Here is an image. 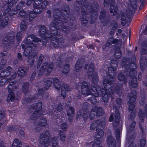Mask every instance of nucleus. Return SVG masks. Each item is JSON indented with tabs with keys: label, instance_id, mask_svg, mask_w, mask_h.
Returning <instances> with one entry per match:
<instances>
[{
	"label": "nucleus",
	"instance_id": "57",
	"mask_svg": "<svg viewBox=\"0 0 147 147\" xmlns=\"http://www.w3.org/2000/svg\"><path fill=\"white\" fill-rule=\"evenodd\" d=\"M116 138L117 140H119L120 138V129L119 128L115 129Z\"/></svg>",
	"mask_w": 147,
	"mask_h": 147
},
{
	"label": "nucleus",
	"instance_id": "59",
	"mask_svg": "<svg viewBox=\"0 0 147 147\" xmlns=\"http://www.w3.org/2000/svg\"><path fill=\"white\" fill-rule=\"evenodd\" d=\"M133 11L131 10L127 11H126V16L128 18H130L132 17L134 15V13H132Z\"/></svg>",
	"mask_w": 147,
	"mask_h": 147
},
{
	"label": "nucleus",
	"instance_id": "44",
	"mask_svg": "<svg viewBox=\"0 0 147 147\" xmlns=\"http://www.w3.org/2000/svg\"><path fill=\"white\" fill-rule=\"evenodd\" d=\"M90 95H93L94 96H93L91 97H89L88 99V100L90 101V102L92 104H95L97 101V100L96 96H97V95H94L93 94H90Z\"/></svg>",
	"mask_w": 147,
	"mask_h": 147
},
{
	"label": "nucleus",
	"instance_id": "42",
	"mask_svg": "<svg viewBox=\"0 0 147 147\" xmlns=\"http://www.w3.org/2000/svg\"><path fill=\"white\" fill-rule=\"evenodd\" d=\"M27 14L25 11L23 9L20 10L18 14V17L20 18H23L22 20H26Z\"/></svg>",
	"mask_w": 147,
	"mask_h": 147
},
{
	"label": "nucleus",
	"instance_id": "60",
	"mask_svg": "<svg viewBox=\"0 0 147 147\" xmlns=\"http://www.w3.org/2000/svg\"><path fill=\"white\" fill-rule=\"evenodd\" d=\"M136 124L135 121H133L130 125L129 130L130 131H132L134 129Z\"/></svg>",
	"mask_w": 147,
	"mask_h": 147
},
{
	"label": "nucleus",
	"instance_id": "58",
	"mask_svg": "<svg viewBox=\"0 0 147 147\" xmlns=\"http://www.w3.org/2000/svg\"><path fill=\"white\" fill-rule=\"evenodd\" d=\"M22 34L20 32H18L16 35V38L18 42H20L22 39Z\"/></svg>",
	"mask_w": 147,
	"mask_h": 147
},
{
	"label": "nucleus",
	"instance_id": "28",
	"mask_svg": "<svg viewBox=\"0 0 147 147\" xmlns=\"http://www.w3.org/2000/svg\"><path fill=\"white\" fill-rule=\"evenodd\" d=\"M83 66L82 63L78 60L76 63L75 66V70L76 71L78 72L81 71Z\"/></svg>",
	"mask_w": 147,
	"mask_h": 147
},
{
	"label": "nucleus",
	"instance_id": "5",
	"mask_svg": "<svg viewBox=\"0 0 147 147\" xmlns=\"http://www.w3.org/2000/svg\"><path fill=\"white\" fill-rule=\"evenodd\" d=\"M5 7H2V9L0 10V22L1 21L0 26L3 28L4 27L8 24L9 19V16L10 17V18H11V17L13 14H15L14 9V10H11L10 8L7 7L4 10Z\"/></svg>",
	"mask_w": 147,
	"mask_h": 147
},
{
	"label": "nucleus",
	"instance_id": "20",
	"mask_svg": "<svg viewBox=\"0 0 147 147\" xmlns=\"http://www.w3.org/2000/svg\"><path fill=\"white\" fill-rule=\"evenodd\" d=\"M140 67L142 71H144L146 68L147 67V59L144 56L142 57L140 61Z\"/></svg>",
	"mask_w": 147,
	"mask_h": 147
},
{
	"label": "nucleus",
	"instance_id": "26",
	"mask_svg": "<svg viewBox=\"0 0 147 147\" xmlns=\"http://www.w3.org/2000/svg\"><path fill=\"white\" fill-rule=\"evenodd\" d=\"M47 124V119L44 117H42L39 120L37 126L40 127H45Z\"/></svg>",
	"mask_w": 147,
	"mask_h": 147
},
{
	"label": "nucleus",
	"instance_id": "30",
	"mask_svg": "<svg viewBox=\"0 0 147 147\" xmlns=\"http://www.w3.org/2000/svg\"><path fill=\"white\" fill-rule=\"evenodd\" d=\"M143 47L141 50V53L142 55H145L147 54V43L144 42H143L142 45Z\"/></svg>",
	"mask_w": 147,
	"mask_h": 147
},
{
	"label": "nucleus",
	"instance_id": "53",
	"mask_svg": "<svg viewBox=\"0 0 147 147\" xmlns=\"http://www.w3.org/2000/svg\"><path fill=\"white\" fill-rule=\"evenodd\" d=\"M15 84V82H11V83L9 84L8 87V92H13V87Z\"/></svg>",
	"mask_w": 147,
	"mask_h": 147
},
{
	"label": "nucleus",
	"instance_id": "38",
	"mask_svg": "<svg viewBox=\"0 0 147 147\" xmlns=\"http://www.w3.org/2000/svg\"><path fill=\"white\" fill-rule=\"evenodd\" d=\"M18 0H8L7 5H5L4 6H6L11 9L13 5H15Z\"/></svg>",
	"mask_w": 147,
	"mask_h": 147
},
{
	"label": "nucleus",
	"instance_id": "50",
	"mask_svg": "<svg viewBox=\"0 0 147 147\" xmlns=\"http://www.w3.org/2000/svg\"><path fill=\"white\" fill-rule=\"evenodd\" d=\"M66 85H62L61 87V95L64 98L66 96Z\"/></svg>",
	"mask_w": 147,
	"mask_h": 147
},
{
	"label": "nucleus",
	"instance_id": "32",
	"mask_svg": "<svg viewBox=\"0 0 147 147\" xmlns=\"http://www.w3.org/2000/svg\"><path fill=\"white\" fill-rule=\"evenodd\" d=\"M22 143L17 138L14 139L11 147H21Z\"/></svg>",
	"mask_w": 147,
	"mask_h": 147
},
{
	"label": "nucleus",
	"instance_id": "27",
	"mask_svg": "<svg viewBox=\"0 0 147 147\" xmlns=\"http://www.w3.org/2000/svg\"><path fill=\"white\" fill-rule=\"evenodd\" d=\"M28 21L26 20H22L20 25V29L22 31L24 32L26 30L28 25Z\"/></svg>",
	"mask_w": 147,
	"mask_h": 147
},
{
	"label": "nucleus",
	"instance_id": "63",
	"mask_svg": "<svg viewBox=\"0 0 147 147\" xmlns=\"http://www.w3.org/2000/svg\"><path fill=\"white\" fill-rule=\"evenodd\" d=\"M63 105L61 104L60 103L57 105L56 108V110L57 112H60L63 110Z\"/></svg>",
	"mask_w": 147,
	"mask_h": 147
},
{
	"label": "nucleus",
	"instance_id": "8",
	"mask_svg": "<svg viewBox=\"0 0 147 147\" xmlns=\"http://www.w3.org/2000/svg\"><path fill=\"white\" fill-rule=\"evenodd\" d=\"M42 107V104L41 102L39 101L35 105H32L31 108L32 109H35L33 113L30 117V119L32 120H36L38 119L37 115H39Z\"/></svg>",
	"mask_w": 147,
	"mask_h": 147
},
{
	"label": "nucleus",
	"instance_id": "4",
	"mask_svg": "<svg viewBox=\"0 0 147 147\" xmlns=\"http://www.w3.org/2000/svg\"><path fill=\"white\" fill-rule=\"evenodd\" d=\"M136 61V57L135 55H133L131 58L123 57L121 60V65L122 67L126 68L124 71L125 76L130 78L136 75V69L137 67L136 64L135 63Z\"/></svg>",
	"mask_w": 147,
	"mask_h": 147
},
{
	"label": "nucleus",
	"instance_id": "24",
	"mask_svg": "<svg viewBox=\"0 0 147 147\" xmlns=\"http://www.w3.org/2000/svg\"><path fill=\"white\" fill-rule=\"evenodd\" d=\"M38 32L39 35L41 37H42V36H45L46 34H47V30L45 26L41 25L39 29Z\"/></svg>",
	"mask_w": 147,
	"mask_h": 147
},
{
	"label": "nucleus",
	"instance_id": "9",
	"mask_svg": "<svg viewBox=\"0 0 147 147\" xmlns=\"http://www.w3.org/2000/svg\"><path fill=\"white\" fill-rule=\"evenodd\" d=\"M12 36H9V34H8L6 36L3 38L2 42L3 47H5L7 49H9L11 44H13L15 41V35L14 32L13 31H12Z\"/></svg>",
	"mask_w": 147,
	"mask_h": 147
},
{
	"label": "nucleus",
	"instance_id": "45",
	"mask_svg": "<svg viewBox=\"0 0 147 147\" xmlns=\"http://www.w3.org/2000/svg\"><path fill=\"white\" fill-rule=\"evenodd\" d=\"M44 59V55L42 54H40L38 60L37 62V68H38L40 67Z\"/></svg>",
	"mask_w": 147,
	"mask_h": 147
},
{
	"label": "nucleus",
	"instance_id": "52",
	"mask_svg": "<svg viewBox=\"0 0 147 147\" xmlns=\"http://www.w3.org/2000/svg\"><path fill=\"white\" fill-rule=\"evenodd\" d=\"M28 38H28H27L25 40H24L22 43L23 44L24 43V44L26 46H30V45H32V40H31L30 39Z\"/></svg>",
	"mask_w": 147,
	"mask_h": 147
},
{
	"label": "nucleus",
	"instance_id": "47",
	"mask_svg": "<svg viewBox=\"0 0 147 147\" xmlns=\"http://www.w3.org/2000/svg\"><path fill=\"white\" fill-rule=\"evenodd\" d=\"M110 12L111 13H113V10H114V13H113V16H115L116 15L117 13V6H116L115 4L112 7L110 6Z\"/></svg>",
	"mask_w": 147,
	"mask_h": 147
},
{
	"label": "nucleus",
	"instance_id": "40",
	"mask_svg": "<svg viewBox=\"0 0 147 147\" xmlns=\"http://www.w3.org/2000/svg\"><path fill=\"white\" fill-rule=\"evenodd\" d=\"M59 136L60 140L62 142H64L65 140V133L63 131L60 130L59 131Z\"/></svg>",
	"mask_w": 147,
	"mask_h": 147
},
{
	"label": "nucleus",
	"instance_id": "29",
	"mask_svg": "<svg viewBox=\"0 0 147 147\" xmlns=\"http://www.w3.org/2000/svg\"><path fill=\"white\" fill-rule=\"evenodd\" d=\"M54 85L55 88L58 90L60 89L61 88V82L57 78H55L53 79Z\"/></svg>",
	"mask_w": 147,
	"mask_h": 147
},
{
	"label": "nucleus",
	"instance_id": "61",
	"mask_svg": "<svg viewBox=\"0 0 147 147\" xmlns=\"http://www.w3.org/2000/svg\"><path fill=\"white\" fill-rule=\"evenodd\" d=\"M96 115V114L94 113L92 109L91 111L90 114H89V117L90 120H92Z\"/></svg>",
	"mask_w": 147,
	"mask_h": 147
},
{
	"label": "nucleus",
	"instance_id": "41",
	"mask_svg": "<svg viewBox=\"0 0 147 147\" xmlns=\"http://www.w3.org/2000/svg\"><path fill=\"white\" fill-rule=\"evenodd\" d=\"M28 38H30L32 39V42H40L41 41V39L39 38L36 37L35 35L33 34H31L28 36Z\"/></svg>",
	"mask_w": 147,
	"mask_h": 147
},
{
	"label": "nucleus",
	"instance_id": "39",
	"mask_svg": "<svg viewBox=\"0 0 147 147\" xmlns=\"http://www.w3.org/2000/svg\"><path fill=\"white\" fill-rule=\"evenodd\" d=\"M75 109L72 106L69 107V109L67 110V115L69 117H71L72 115L74 114Z\"/></svg>",
	"mask_w": 147,
	"mask_h": 147
},
{
	"label": "nucleus",
	"instance_id": "48",
	"mask_svg": "<svg viewBox=\"0 0 147 147\" xmlns=\"http://www.w3.org/2000/svg\"><path fill=\"white\" fill-rule=\"evenodd\" d=\"M102 128H96V135L100 136L102 137L104 135V131Z\"/></svg>",
	"mask_w": 147,
	"mask_h": 147
},
{
	"label": "nucleus",
	"instance_id": "31",
	"mask_svg": "<svg viewBox=\"0 0 147 147\" xmlns=\"http://www.w3.org/2000/svg\"><path fill=\"white\" fill-rule=\"evenodd\" d=\"M115 0H104V5L105 6L107 7L110 5L112 6L114 5Z\"/></svg>",
	"mask_w": 147,
	"mask_h": 147
},
{
	"label": "nucleus",
	"instance_id": "64",
	"mask_svg": "<svg viewBox=\"0 0 147 147\" xmlns=\"http://www.w3.org/2000/svg\"><path fill=\"white\" fill-rule=\"evenodd\" d=\"M52 146H56L58 143V141L55 138L53 137L52 138Z\"/></svg>",
	"mask_w": 147,
	"mask_h": 147
},
{
	"label": "nucleus",
	"instance_id": "22",
	"mask_svg": "<svg viewBox=\"0 0 147 147\" xmlns=\"http://www.w3.org/2000/svg\"><path fill=\"white\" fill-rule=\"evenodd\" d=\"M30 84L28 82H24L22 86V92L24 94L26 95L29 91Z\"/></svg>",
	"mask_w": 147,
	"mask_h": 147
},
{
	"label": "nucleus",
	"instance_id": "6",
	"mask_svg": "<svg viewBox=\"0 0 147 147\" xmlns=\"http://www.w3.org/2000/svg\"><path fill=\"white\" fill-rule=\"evenodd\" d=\"M129 99L128 101V110L131 112L130 117L131 120L134 119L136 114V109L135 108L136 103V101L137 98V92L135 90L131 91L129 94Z\"/></svg>",
	"mask_w": 147,
	"mask_h": 147
},
{
	"label": "nucleus",
	"instance_id": "37",
	"mask_svg": "<svg viewBox=\"0 0 147 147\" xmlns=\"http://www.w3.org/2000/svg\"><path fill=\"white\" fill-rule=\"evenodd\" d=\"M118 80L121 81H124V83H126V78H125L124 74L123 73H120L118 76Z\"/></svg>",
	"mask_w": 147,
	"mask_h": 147
},
{
	"label": "nucleus",
	"instance_id": "18",
	"mask_svg": "<svg viewBox=\"0 0 147 147\" xmlns=\"http://www.w3.org/2000/svg\"><path fill=\"white\" fill-rule=\"evenodd\" d=\"M92 109L97 117L102 116L104 114V112L102 107L95 106L93 107Z\"/></svg>",
	"mask_w": 147,
	"mask_h": 147
},
{
	"label": "nucleus",
	"instance_id": "3",
	"mask_svg": "<svg viewBox=\"0 0 147 147\" xmlns=\"http://www.w3.org/2000/svg\"><path fill=\"white\" fill-rule=\"evenodd\" d=\"M94 69V63H91L88 67L87 74L89 79L92 78V83L94 86L89 85L86 81H83L82 84L81 91L84 95L96 94L95 93L96 92L97 88L95 86L97 85L99 80L97 73H95L93 74Z\"/></svg>",
	"mask_w": 147,
	"mask_h": 147
},
{
	"label": "nucleus",
	"instance_id": "35",
	"mask_svg": "<svg viewBox=\"0 0 147 147\" xmlns=\"http://www.w3.org/2000/svg\"><path fill=\"white\" fill-rule=\"evenodd\" d=\"M95 123H98V128L104 129L105 123V121H100V120L98 119L95 121Z\"/></svg>",
	"mask_w": 147,
	"mask_h": 147
},
{
	"label": "nucleus",
	"instance_id": "43",
	"mask_svg": "<svg viewBox=\"0 0 147 147\" xmlns=\"http://www.w3.org/2000/svg\"><path fill=\"white\" fill-rule=\"evenodd\" d=\"M122 53L121 49L119 48H117L115 52V57L117 59H119L121 56Z\"/></svg>",
	"mask_w": 147,
	"mask_h": 147
},
{
	"label": "nucleus",
	"instance_id": "13",
	"mask_svg": "<svg viewBox=\"0 0 147 147\" xmlns=\"http://www.w3.org/2000/svg\"><path fill=\"white\" fill-rule=\"evenodd\" d=\"M36 3V6L38 10V12H41L43 9H45L48 3V2L46 0H44L42 1H35L34 3L33 4H34L35 3Z\"/></svg>",
	"mask_w": 147,
	"mask_h": 147
},
{
	"label": "nucleus",
	"instance_id": "17",
	"mask_svg": "<svg viewBox=\"0 0 147 147\" xmlns=\"http://www.w3.org/2000/svg\"><path fill=\"white\" fill-rule=\"evenodd\" d=\"M12 69L11 67L9 66L5 69L3 70L0 74V78H3L9 76L11 73Z\"/></svg>",
	"mask_w": 147,
	"mask_h": 147
},
{
	"label": "nucleus",
	"instance_id": "36",
	"mask_svg": "<svg viewBox=\"0 0 147 147\" xmlns=\"http://www.w3.org/2000/svg\"><path fill=\"white\" fill-rule=\"evenodd\" d=\"M20 128H21V127L20 125L10 126L8 127L7 131L9 132H11L14 131L15 130H19Z\"/></svg>",
	"mask_w": 147,
	"mask_h": 147
},
{
	"label": "nucleus",
	"instance_id": "23",
	"mask_svg": "<svg viewBox=\"0 0 147 147\" xmlns=\"http://www.w3.org/2000/svg\"><path fill=\"white\" fill-rule=\"evenodd\" d=\"M138 115L142 122H144L145 117H147V113L140 109L138 113Z\"/></svg>",
	"mask_w": 147,
	"mask_h": 147
},
{
	"label": "nucleus",
	"instance_id": "21",
	"mask_svg": "<svg viewBox=\"0 0 147 147\" xmlns=\"http://www.w3.org/2000/svg\"><path fill=\"white\" fill-rule=\"evenodd\" d=\"M131 80L129 82V85L130 86L134 88H137L138 86L137 78L134 75L130 78Z\"/></svg>",
	"mask_w": 147,
	"mask_h": 147
},
{
	"label": "nucleus",
	"instance_id": "55",
	"mask_svg": "<svg viewBox=\"0 0 147 147\" xmlns=\"http://www.w3.org/2000/svg\"><path fill=\"white\" fill-rule=\"evenodd\" d=\"M121 25L123 26L127 24V20L126 19L125 16V15L121 16Z\"/></svg>",
	"mask_w": 147,
	"mask_h": 147
},
{
	"label": "nucleus",
	"instance_id": "16",
	"mask_svg": "<svg viewBox=\"0 0 147 147\" xmlns=\"http://www.w3.org/2000/svg\"><path fill=\"white\" fill-rule=\"evenodd\" d=\"M107 143L109 147H116V142L114 138L111 135H108L107 138Z\"/></svg>",
	"mask_w": 147,
	"mask_h": 147
},
{
	"label": "nucleus",
	"instance_id": "2",
	"mask_svg": "<svg viewBox=\"0 0 147 147\" xmlns=\"http://www.w3.org/2000/svg\"><path fill=\"white\" fill-rule=\"evenodd\" d=\"M118 65V62L112 60L111 66L108 69L107 78L103 80V84L104 88H100L99 90L97 89L96 94L97 96H102V99L105 103L108 102L109 98H113V95L114 93L120 96L123 91V84L119 83L114 84V79L115 72L116 70Z\"/></svg>",
	"mask_w": 147,
	"mask_h": 147
},
{
	"label": "nucleus",
	"instance_id": "25",
	"mask_svg": "<svg viewBox=\"0 0 147 147\" xmlns=\"http://www.w3.org/2000/svg\"><path fill=\"white\" fill-rule=\"evenodd\" d=\"M51 80L49 78H46L44 79V87L45 90H48L49 87L51 86L52 82L53 79H51Z\"/></svg>",
	"mask_w": 147,
	"mask_h": 147
},
{
	"label": "nucleus",
	"instance_id": "12",
	"mask_svg": "<svg viewBox=\"0 0 147 147\" xmlns=\"http://www.w3.org/2000/svg\"><path fill=\"white\" fill-rule=\"evenodd\" d=\"M36 3L35 2L34 4H33V7L34 8L33 11H30L28 15L27 14L26 17V20L29 22H31L36 17L37 14L39 13L40 12H38V11L36 8Z\"/></svg>",
	"mask_w": 147,
	"mask_h": 147
},
{
	"label": "nucleus",
	"instance_id": "15",
	"mask_svg": "<svg viewBox=\"0 0 147 147\" xmlns=\"http://www.w3.org/2000/svg\"><path fill=\"white\" fill-rule=\"evenodd\" d=\"M40 138L45 147H47L49 145L50 142L49 140V136L45 133L41 134L40 135Z\"/></svg>",
	"mask_w": 147,
	"mask_h": 147
},
{
	"label": "nucleus",
	"instance_id": "11",
	"mask_svg": "<svg viewBox=\"0 0 147 147\" xmlns=\"http://www.w3.org/2000/svg\"><path fill=\"white\" fill-rule=\"evenodd\" d=\"M53 69V65L51 63H49L47 62L44 63L41 67L39 72V75L42 76L46 71L47 73L50 74Z\"/></svg>",
	"mask_w": 147,
	"mask_h": 147
},
{
	"label": "nucleus",
	"instance_id": "56",
	"mask_svg": "<svg viewBox=\"0 0 147 147\" xmlns=\"http://www.w3.org/2000/svg\"><path fill=\"white\" fill-rule=\"evenodd\" d=\"M101 142L100 140H97L95 141L92 145V147H102L100 146Z\"/></svg>",
	"mask_w": 147,
	"mask_h": 147
},
{
	"label": "nucleus",
	"instance_id": "1",
	"mask_svg": "<svg viewBox=\"0 0 147 147\" xmlns=\"http://www.w3.org/2000/svg\"><path fill=\"white\" fill-rule=\"evenodd\" d=\"M64 11L65 14L63 13L61 16L56 15L54 16V21L55 22H51V27L50 28V34L48 35V37L51 40L52 44L55 47H58L60 43L64 42L63 36L58 31L60 30L59 24V21L62 22V25L61 28L63 32L66 34L69 32L70 28L68 26L65 25L64 23L67 24L69 18L70 24L71 26L76 25V18L75 15L74 13H71L70 14V10L68 7L67 9H64Z\"/></svg>",
	"mask_w": 147,
	"mask_h": 147
},
{
	"label": "nucleus",
	"instance_id": "62",
	"mask_svg": "<svg viewBox=\"0 0 147 147\" xmlns=\"http://www.w3.org/2000/svg\"><path fill=\"white\" fill-rule=\"evenodd\" d=\"M82 117L85 122L86 121L89 117V113H83L82 115Z\"/></svg>",
	"mask_w": 147,
	"mask_h": 147
},
{
	"label": "nucleus",
	"instance_id": "14",
	"mask_svg": "<svg viewBox=\"0 0 147 147\" xmlns=\"http://www.w3.org/2000/svg\"><path fill=\"white\" fill-rule=\"evenodd\" d=\"M90 12L91 13V18L90 20V23L92 24L96 20V15L95 16L94 18H93V16L92 15V14L94 13H96L98 10V5H93V6L91 4L90 6ZM95 15H96V14Z\"/></svg>",
	"mask_w": 147,
	"mask_h": 147
},
{
	"label": "nucleus",
	"instance_id": "49",
	"mask_svg": "<svg viewBox=\"0 0 147 147\" xmlns=\"http://www.w3.org/2000/svg\"><path fill=\"white\" fill-rule=\"evenodd\" d=\"M22 59V57L21 54L20 53H18L17 54V57L14 61L13 63L16 64L18 63L20 61H21Z\"/></svg>",
	"mask_w": 147,
	"mask_h": 147
},
{
	"label": "nucleus",
	"instance_id": "33",
	"mask_svg": "<svg viewBox=\"0 0 147 147\" xmlns=\"http://www.w3.org/2000/svg\"><path fill=\"white\" fill-rule=\"evenodd\" d=\"M69 69L70 65L66 63L65 64L62 69V73L64 74L67 75L69 72Z\"/></svg>",
	"mask_w": 147,
	"mask_h": 147
},
{
	"label": "nucleus",
	"instance_id": "19",
	"mask_svg": "<svg viewBox=\"0 0 147 147\" xmlns=\"http://www.w3.org/2000/svg\"><path fill=\"white\" fill-rule=\"evenodd\" d=\"M29 67H20L18 70L17 74L18 76L20 77H23L25 76L29 69Z\"/></svg>",
	"mask_w": 147,
	"mask_h": 147
},
{
	"label": "nucleus",
	"instance_id": "46",
	"mask_svg": "<svg viewBox=\"0 0 147 147\" xmlns=\"http://www.w3.org/2000/svg\"><path fill=\"white\" fill-rule=\"evenodd\" d=\"M7 60L5 57H3L0 62V69H3L6 64Z\"/></svg>",
	"mask_w": 147,
	"mask_h": 147
},
{
	"label": "nucleus",
	"instance_id": "7",
	"mask_svg": "<svg viewBox=\"0 0 147 147\" xmlns=\"http://www.w3.org/2000/svg\"><path fill=\"white\" fill-rule=\"evenodd\" d=\"M22 48L24 49V55L26 57L28 56L27 60L28 64L32 66L34 65V58L36 55H33L30 54L32 52L33 47L32 46H26L24 44L21 45Z\"/></svg>",
	"mask_w": 147,
	"mask_h": 147
},
{
	"label": "nucleus",
	"instance_id": "10",
	"mask_svg": "<svg viewBox=\"0 0 147 147\" xmlns=\"http://www.w3.org/2000/svg\"><path fill=\"white\" fill-rule=\"evenodd\" d=\"M110 18L109 13H107L105 10L103 9L101 11L99 19L102 23L106 25L108 24L110 21Z\"/></svg>",
	"mask_w": 147,
	"mask_h": 147
},
{
	"label": "nucleus",
	"instance_id": "51",
	"mask_svg": "<svg viewBox=\"0 0 147 147\" xmlns=\"http://www.w3.org/2000/svg\"><path fill=\"white\" fill-rule=\"evenodd\" d=\"M88 21L86 17L83 16L81 19V25L83 27L86 26L88 24Z\"/></svg>",
	"mask_w": 147,
	"mask_h": 147
},
{
	"label": "nucleus",
	"instance_id": "34",
	"mask_svg": "<svg viewBox=\"0 0 147 147\" xmlns=\"http://www.w3.org/2000/svg\"><path fill=\"white\" fill-rule=\"evenodd\" d=\"M9 94L8 95L7 98V102H13L14 101L15 98V94L13 92H9Z\"/></svg>",
	"mask_w": 147,
	"mask_h": 147
},
{
	"label": "nucleus",
	"instance_id": "54",
	"mask_svg": "<svg viewBox=\"0 0 147 147\" xmlns=\"http://www.w3.org/2000/svg\"><path fill=\"white\" fill-rule=\"evenodd\" d=\"M68 127V125L67 122L63 123L60 126V128L64 131H67Z\"/></svg>",
	"mask_w": 147,
	"mask_h": 147
}]
</instances>
